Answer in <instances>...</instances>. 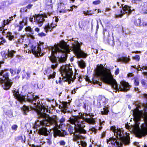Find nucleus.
<instances>
[{
  "label": "nucleus",
  "instance_id": "nucleus-14",
  "mask_svg": "<svg viewBox=\"0 0 147 147\" xmlns=\"http://www.w3.org/2000/svg\"><path fill=\"white\" fill-rule=\"evenodd\" d=\"M120 7L122 8V9L120 11L121 14L117 15L118 17H121L123 14L125 13L128 15L130 14L131 13L132 11L134 10L133 9H131L128 5L122 4H121V6Z\"/></svg>",
  "mask_w": 147,
  "mask_h": 147
},
{
  "label": "nucleus",
  "instance_id": "nucleus-32",
  "mask_svg": "<svg viewBox=\"0 0 147 147\" xmlns=\"http://www.w3.org/2000/svg\"><path fill=\"white\" fill-rule=\"evenodd\" d=\"M141 21L140 19H138L135 20L134 21V24L136 26H140Z\"/></svg>",
  "mask_w": 147,
  "mask_h": 147
},
{
  "label": "nucleus",
  "instance_id": "nucleus-22",
  "mask_svg": "<svg viewBox=\"0 0 147 147\" xmlns=\"http://www.w3.org/2000/svg\"><path fill=\"white\" fill-rule=\"evenodd\" d=\"M26 19H23L22 22H20L19 25H18L16 28H18V30L19 31L22 30L24 26L26 25Z\"/></svg>",
  "mask_w": 147,
  "mask_h": 147
},
{
  "label": "nucleus",
  "instance_id": "nucleus-9",
  "mask_svg": "<svg viewBox=\"0 0 147 147\" xmlns=\"http://www.w3.org/2000/svg\"><path fill=\"white\" fill-rule=\"evenodd\" d=\"M50 112V110L47 109V108H46L45 107H40L39 108V109L37 111V113L39 117L45 119H44L43 120H48L49 118H52L54 119V120H55L56 123L58 124V126H57L55 128H57V129H58V128L59 127V125H60L62 123H63L65 121V118L63 117L62 118L59 120V122L60 123L59 125L58 124V123L57 121V118L55 119L54 118L49 117H47V119H46V118H47V114L46 113Z\"/></svg>",
  "mask_w": 147,
  "mask_h": 147
},
{
  "label": "nucleus",
  "instance_id": "nucleus-18",
  "mask_svg": "<svg viewBox=\"0 0 147 147\" xmlns=\"http://www.w3.org/2000/svg\"><path fill=\"white\" fill-rule=\"evenodd\" d=\"M21 109L22 114L24 115H27L30 111L34 110V108L31 106H26L24 105L21 108Z\"/></svg>",
  "mask_w": 147,
  "mask_h": 147
},
{
  "label": "nucleus",
  "instance_id": "nucleus-17",
  "mask_svg": "<svg viewBox=\"0 0 147 147\" xmlns=\"http://www.w3.org/2000/svg\"><path fill=\"white\" fill-rule=\"evenodd\" d=\"M59 21V19L57 18H55V24L52 23L51 24H48L47 25H45L44 29L46 32H47L49 31L50 32L53 30V29L57 26L56 24Z\"/></svg>",
  "mask_w": 147,
  "mask_h": 147
},
{
  "label": "nucleus",
  "instance_id": "nucleus-47",
  "mask_svg": "<svg viewBox=\"0 0 147 147\" xmlns=\"http://www.w3.org/2000/svg\"><path fill=\"white\" fill-rule=\"evenodd\" d=\"M133 59L136 61H139L140 59V56L138 55H136L134 57H133Z\"/></svg>",
  "mask_w": 147,
  "mask_h": 147
},
{
  "label": "nucleus",
  "instance_id": "nucleus-28",
  "mask_svg": "<svg viewBox=\"0 0 147 147\" xmlns=\"http://www.w3.org/2000/svg\"><path fill=\"white\" fill-rule=\"evenodd\" d=\"M45 3L47 8L51 9L53 7L52 0H46Z\"/></svg>",
  "mask_w": 147,
  "mask_h": 147
},
{
  "label": "nucleus",
  "instance_id": "nucleus-4",
  "mask_svg": "<svg viewBox=\"0 0 147 147\" xmlns=\"http://www.w3.org/2000/svg\"><path fill=\"white\" fill-rule=\"evenodd\" d=\"M97 74L105 83L111 85L116 90V92L117 91H126L129 89L130 85L128 83L125 81L121 82V85L119 87L116 80L113 79L111 70L108 69H105L103 66L99 69Z\"/></svg>",
  "mask_w": 147,
  "mask_h": 147
},
{
  "label": "nucleus",
  "instance_id": "nucleus-13",
  "mask_svg": "<svg viewBox=\"0 0 147 147\" xmlns=\"http://www.w3.org/2000/svg\"><path fill=\"white\" fill-rule=\"evenodd\" d=\"M81 118L84 120L85 122L90 124H94L95 123V119L93 117L94 115H92V113L81 114Z\"/></svg>",
  "mask_w": 147,
  "mask_h": 147
},
{
  "label": "nucleus",
  "instance_id": "nucleus-16",
  "mask_svg": "<svg viewBox=\"0 0 147 147\" xmlns=\"http://www.w3.org/2000/svg\"><path fill=\"white\" fill-rule=\"evenodd\" d=\"M47 18V15L46 14L37 16L35 23L38 24L39 26H41L43 24V22Z\"/></svg>",
  "mask_w": 147,
  "mask_h": 147
},
{
  "label": "nucleus",
  "instance_id": "nucleus-38",
  "mask_svg": "<svg viewBox=\"0 0 147 147\" xmlns=\"http://www.w3.org/2000/svg\"><path fill=\"white\" fill-rule=\"evenodd\" d=\"M134 84L135 86H137L139 85V80L138 78H135L134 79Z\"/></svg>",
  "mask_w": 147,
  "mask_h": 147
},
{
  "label": "nucleus",
  "instance_id": "nucleus-40",
  "mask_svg": "<svg viewBox=\"0 0 147 147\" xmlns=\"http://www.w3.org/2000/svg\"><path fill=\"white\" fill-rule=\"evenodd\" d=\"M141 83L142 85L144 87H146L147 86V84L145 80L144 79L142 80L141 81Z\"/></svg>",
  "mask_w": 147,
  "mask_h": 147
},
{
  "label": "nucleus",
  "instance_id": "nucleus-5",
  "mask_svg": "<svg viewBox=\"0 0 147 147\" xmlns=\"http://www.w3.org/2000/svg\"><path fill=\"white\" fill-rule=\"evenodd\" d=\"M111 130L114 133V135L116 138L119 139L118 141L116 138L113 137L109 138L107 140V144H111L116 146L120 147L122 146L123 144L125 145H129L130 143V138L127 135H124L123 131L120 128L116 129L115 126L111 127Z\"/></svg>",
  "mask_w": 147,
  "mask_h": 147
},
{
  "label": "nucleus",
  "instance_id": "nucleus-31",
  "mask_svg": "<svg viewBox=\"0 0 147 147\" xmlns=\"http://www.w3.org/2000/svg\"><path fill=\"white\" fill-rule=\"evenodd\" d=\"M79 65L82 68H84L86 66L85 62L82 60L79 62Z\"/></svg>",
  "mask_w": 147,
  "mask_h": 147
},
{
  "label": "nucleus",
  "instance_id": "nucleus-36",
  "mask_svg": "<svg viewBox=\"0 0 147 147\" xmlns=\"http://www.w3.org/2000/svg\"><path fill=\"white\" fill-rule=\"evenodd\" d=\"M99 78H93L92 81L93 83L96 84H98L99 83L98 81Z\"/></svg>",
  "mask_w": 147,
  "mask_h": 147
},
{
  "label": "nucleus",
  "instance_id": "nucleus-33",
  "mask_svg": "<svg viewBox=\"0 0 147 147\" xmlns=\"http://www.w3.org/2000/svg\"><path fill=\"white\" fill-rule=\"evenodd\" d=\"M68 131L71 134H74L75 130L72 126L71 125L69 126L68 129Z\"/></svg>",
  "mask_w": 147,
  "mask_h": 147
},
{
  "label": "nucleus",
  "instance_id": "nucleus-61",
  "mask_svg": "<svg viewBox=\"0 0 147 147\" xmlns=\"http://www.w3.org/2000/svg\"><path fill=\"white\" fill-rule=\"evenodd\" d=\"M134 89H135V90L136 91H138V92H139V88H137V87H135L134 88Z\"/></svg>",
  "mask_w": 147,
  "mask_h": 147
},
{
  "label": "nucleus",
  "instance_id": "nucleus-21",
  "mask_svg": "<svg viewBox=\"0 0 147 147\" xmlns=\"http://www.w3.org/2000/svg\"><path fill=\"white\" fill-rule=\"evenodd\" d=\"M25 30L26 32H28L30 33L27 34L28 36L30 37L32 39L34 38V36L32 35L34 34V32L30 27L29 26L26 27L25 28Z\"/></svg>",
  "mask_w": 147,
  "mask_h": 147
},
{
  "label": "nucleus",
  "instance_id": "nucleus-26",
  "mask_svg": "<svg viewBox=\"0 0 147 147\" xmlns=\"http://www.w3.org/2000/svg\"><path fill=\"white\" fill-rule=\"evenodd\" d=\"M129 56H128V57H123L119 58L117 59L118 61L123 62L125 63H127L130 60V59L129 58Z\"/></svg>",
  "mask_w": 147,
  "mask_h": 147
},
{
  "label": "nucleus",
  "instance_id": "nucleus-57",
  "mask_svg": "<svg viewBox=\"0 0 147 147\" xmlns=\"http://www.w3.org/2000/svg\"><path fill=\"white\" fill-rule=\"evenodd\" d=\"M133 75H134L132 73H129L127 75L128 77H132L133 76Z\"/></svg>",
  "mask_w": 147,
  "mask_h": 147
},
{
  "label": "nucleus",
  "instance_id": "nucleus-29",
  "mask_svg": "<svg viewBox=\"0 0 147 147\" xmlns=\"http://www.w3.org/2000/svg\"><path fill=\"white\" fill-rule=\"evenodd\" d=\"M9 19H7V20H4L3 21V22L2 24V27H0V29L1 30H0V31H2V29L3 28H4V26L7 24H9V23H10V22L9 21Z\"/></svg>",
  "mask_w": 147,
  "mask_h": 147
},
{
  "label": "nucleus",
  "instance_id": "nucleus-54",
  "mask_svg": "<svg viewBox=\"0 0 147 147\" xmlns=\"http://www.w3.org/2000/svg\"><path fill=\"white\" fill-rule=\"evenodd\" d=\"M91 131L92 132H94L95 133H96L97 132V130L95 128H93L91 129Z\"/></svg>",
  "mask_w": 147,
  "mask_h": 147
},
{
  "label": "nucleus",
  "instance_id": "nucleus-58",
  "mask_svg": "<svg viewBox=\"0 0 147 147\" xmlns=\"http://www.w3.org/2000/svg\"><path fill=\"white\" fill-rule=\"evenodd\" d=\"M59 81L56 80V82L57 84H58V83H61V80L60 78H59Z\"/></svg>",
  "mask_w": 147,
  "mask_h": 147
},
{
  "label": "nucleus",
  "instance_id": "nucleus-44",
  "mask_svg": "<svg viewBox=\"0 0 147 147\" xmlns=\"http://www.w3.org/2000/svg\"><path fill=\"white\" fill-rule=\"evenodd\" d=\"M9 71L12 76L16 74V71L13 69H11Z\"/></svg>",
  "mask_w": 147,
  "mask_h": 147
},
{
  "label": "nucleus",
  "instance_id": "nucleus-62",
  "mask_svg": "<svg viewBox=\"0 0 147 147\" xmlns=\"http://www.w3.org/2000/svg\"><path fill=\"white\" fill-rule=\"evenodd\" d=\"M9 22H11V21L13 19V16H11V17L9 18Z\"/></svg>",
  "mask_w": 147,
  "mask_h": 147
},
{
  "label": "nucleus",
  "instance_id": "nucleus-43",
  "mask_svg": "<svg viewBox=\"0 0 147 147\" xmlns=\"http://www.w3.org/2000/svg\"><path fill=\"white\" fill-rule=\"evenodd\" d=\"M80 138L79 135H76L73 138V140L74 141H77V140Z\"/></svg>",
  "mask_w": 147,
  "mask_h": 147
},
{
  "label": "nucleus",
  "instance_id": "nucleus-53",
  "mask_svg": "<svg viewBox=\"0 0 147 147\" xmlns=\"http://www.w3.org/2000/svg\"><path fill=\"white\" fill-rule=\"evenodd\" d=\"M119 70L118 68L115 71V75H117L119 73Z\"/></svg>",
  "mask_w": 147,
  "mask_h": 147
},
{
  "label": "nucleus",
  "instance_id": "nucleus-24",
  "mask_svg": "<svg viewBox=\"0 0 147 147\" xmlns=\"http://www.w3.org/2000/svg\"><path fill=\"white\" fill-rule=\"evenodd\" d=\"M16 53V51L13 50H8L7 52V53H4L3 54L5 55V57L7 56V57H9L10 58H12L14 56V54H15Z\"/></svg>",
  "mask_w": 147,
  "mask_h": 147
},
{
  "label": "nucleus",
  "instance_id": "nucleus-20",
  "mask_svg": "<svg viewBox=\"0 0 147 147\" xmlns=\"http://www.w3.org/2000/svg\"><path fill=\"white\" fill-rule=\"evenodd\" d=\"M2 33L3 35H5L6 38H8L10 40H11L14 39V37L12 33L8 31L7 29L3 30L2 32Z\"/></svg>",
  "mask_w": 147,
  "mask_h": 147
},
{
  "label": "nucleus",
  "instance_id": "nucleus-60",
  "mask_svg": "<svg viewBox=\"0 0 147 147\" xmlns=\"http://www.w3.org/2000/svg\"><path fill=\"white\" fill-rule=\"evenodd\" d=\"M39 29L38 28H36L35 29V31L37 32H38L39 31Z\"/></svg>",
  "mask_w": 147,
  "mask_h": 147
},
{
  "label": "nucleus",
  "instance_id": "nucleus-45",
  "mask_svg": "<svg viewBox=\"0 0 147 147\" xmlns=\"http://www.w3.org/2000/svg\"><path fill=\"white\" fill-rule=\"evenodd\" d=\"M27 9L26 7H23L20 9V12H26L27 11Z\"/></svg>",
  "mask_w": 147,
  "mask_h": 147
},
{
  "label": "nucleus",
  "instance_id": "nucleus-12",
  "mask_svg": "<svg viewBox=\"0 0 147 147\" xmlns=\"http://www.w3.org/2000/svg\"><path fill=\"white\" fill-rule=\"evenodd\" d=\"M27 47H30V50L29 52L30 53L32 52L34 55L37 57L39 56H42L44 55V54L41 52V47H42V45H34L30 44L27 46Z\"/></svg>",
  "mask_w": 147,
  "mask_h": 147
},
{
  "label": "nucleus",
  "instance_id": "nucleus-59",
  "mask_svg": "<svg viewBox=\"0 0 147 147\" xmlns=\"http://www.w3.org/2000/svg\"><path fill=\"white\" fill-rule=\"evenodd\" d=\"M134 145L136 146L137 147H140L139 145V143L138 142H135L134 143Z\"/></svg>",
  "mask_w": 147,
  "mask_h": 147
},
{
  "label": "nucleus",
  "instance_id": "nucleus-6",
  "mask_svg": "<svg viewBox=\"0 0 147 147\" xmlns=\"http://www.w3.org/2000/svg\"><path fill=\"white\" fill-rule=\"evenodd\" d=\"M0 83L1 84L3 88L6 90L9 89L13 83L12 81L9 79L8 73L5 70H0Z\"/></svg>",
  "mask_w": 147,
  "mask_h": 147
},
{
  "label": "nucleus",
  "instance_id": "nucleus-39",
  "mask_svg": "<svg viewBox=\"0 0 147 147\" xmlns=\"http://www.w3.org/2000/svg\"><path fill=\"white\" fill-rule=\"evenodd\" d=\"M101 3V1L100 0H98L94 1L92 2V3L94 5H97L100 4Z\"/></svg>",
  "mask_w": 147,
  "mask_h": 147
},
{
  "label": "nucleus",
  "instance_id": "nucleus-11",
  "mask_svg": "<svg viewBox=\"0 0 147 147\" xmlns=\"http://www.w3.org/2000/svg\"><path fill=\"white\" fill-rule=\"evenodd\" d=\"M61 72L63 73L64 75V76L66 78L68 84H70L71 82H73L76 78L74 75H73V73L71 69L68 67H66L62 69Z\"/></svg>",
  "mask_w": 147,
  "mask_h": 147
},
{
  "label": "nucleus",
  "instance_id": "nucleus-50",
  "mask_svg": "<svg viewBox=\"0 0 147 147\" xmlns=\"http://www.w3.org/2000/svg\"><path fill=\"white\" fill-rule=\"evenodd\" d=\"M32 4H30L28 5L27 6H26V7L27 9H30L32 7Z\"/></svg>",
  "mask_w": 147,
  "mask_h": 147
},
{
  "label": "nucleus",
  "instance_id": "nucleus-63",
  "mask_svg": "<svg viewBox=\"0 0 147 147\" xmlns=\"http://www.w3.org/2000/svg\"><path fill=\"white\" fill-rule=\"evenodd\" d=\"M143 26H147V22H144L143 23Z\"/></svg>",
  "mask_w": 147,
  "mask_h": 147
},
{
  "label": "nucleus",
  "instance_id": "nucleus-1",
  "mask_svg": "<svg viewBox=\"0 0 147 147\" xmlns=\"http://www.w3.org/2000/svg\"><path fill=\"white\" fill-rule=\"evenodd\" d=\"M144 96L146 99L145 103H135L136 108L133 112L134 119L135 122L137 136L140 138L147 135V94Z\"/></svg>",
  "mask_w": 147,
  "mask_h": 147
},
{
  "label": "nucleus",
  "instance_id": "nucleus-52",
  "mask_svg": "<svg viewBox=\"0 0 147 147\" xmlns=\"http://www.w3.org/2000/svg\"><path fill=\"white\" fill-rule=\"evenodd\" d=\"M142 0H133V2L134 3H139L142 1Z\"/></svg>",
  "mask_w": 147,
  "mask_h": 147
},
{
  "label": "nucleus",
  "instance_id": "nucleus-34",
  "mask_svg": "<svg viewBox=\"0 0 147 147\" xmlns=\"http://www.w3.org/2000/svg\"><path fill=\"white\" fill-rule=\"evenodd\" d=\"M77 144H78V145H80L81 144V146L82 147H86L87 146L86 143L83 141H81L80 144V142L79 141H78Z\"/></svg>",
  "mask_w": 147,
  "mask_h": 147
},
{
  "label": "nucleus",
  "instance_id": "nucleus-51",
  "mask_svg": "<svg viewBox=\"0 0 147 147\" xmlns=\"http://www.w3.org/2000/svg\"><path fill=\"white\" fill-rule=\"evenodd\" d=\"M38 35L40 37H42L45 36V34L43 32H42L38 34Z\"/></svg>",
  "mask_w": 147,
  "mask_h": 147
},
{
  "label": "nucleus",
  "instance_id": "nucleus-3",
  "mask_svg": "<svg viewBox=\"0 0 147 147\" xmlns=\"http://www.w3.org/2000/svg\"><path fill=\"white\" fill-rule=\"evenodd\" d=\"M49 126L52 127L51 129H53L55 137L57 136H64L67 135V132L65 131L60 130L55 128L58 126V124L56 123L55 120L52 118H49L47 120H38L35 122V127L36 128L40 135L48 136L46 138L47 140H48L49 137L51 138V134H50L49 131L45 127Z\"/></svg>",
  "mask_w": 147,
  "mask_h": 147
},
{
  "label": "nucleus",
  "instance_id": "nucleus-46",
  "mask_svg": "<svg viewBox=\"0 0 147 147\" xmlns=\"http://www.w3.org/2000/svg\"><path fill=\"white\" fill-rule=\"evenodd\" d=\"M46 142L49 145H50L51 144L52 141L51 138L50 137L49 138V139H48V140H47Z\"/></svg>",
  "mask_w": 147,
  "mask_h": 147
},
{
  "label": "nucleus",
  "instance_id": "nucleus-19",
  "mask_svg": "<svg viewBox=\"0 0 147 147\" xmlns=\"http://www.w3.org/2000/svg\"><path fill=\"white\" fill-rule=\"evenodd\" d=\"M13 93L14 97L20 103H22L23 102L26 101V98L24 96L19 94L18 92L15 91L13 92Z\"/></svg>",
  "mask_w": 147,
  "mask_h": 147
},
{
  "label": "nucleus",
  "instance_id": "nucleus-2",
  "mask_svg": "<svg viewBox=\"0 0 147 147\" xmlns=\"http://www.w3.org/2000/svg\"><path fill=\"white\" fill-rule=\"evenodd\" d=\"M70 50L69 45L66 44H62L52 49V56L50 57L49 59L53 64L51 68H47L46 70V73L49 74L47 75L48 80L55 77V73L53 71H53L51 69H54L57 67L58 61L59 63L65 62L67 60V54L69 53Z\"/></svg>",
  "mask_w": 147,
  "mask_h": 147
},
{
  "label": "nucleus",
  "instance_id": "nucleus-35",
  "mask_svg": "<svg viewBox=\"0 0 147 147\" xmlns=\"http://www.w3.org/2000/svg\"><path fill=\"white\" fill-rule=\"evenodd\" d=\"M30 74L31 73L29 71H27L26 72V78L27 79V80H28L30 77ZM22 79H24L25 78V77L24 76H22Z\"/></svg>",
  "mask_w": 147,
  "mask_h": 147
},
{
  "label": "nucleus",
  "instance_id": "nucleus-27",
  "mask_svg": "<svg viewBox=\"0 0 147 147\" xmlns=\"http://www.w3.org/2000/svg\"><path fill=\"white\" fill-rule=\"evenodd\" d=\"M69 103L67 102L63 101L62 103V107L63 108V112L65 113L66 112L67 108H68L69 105Z\"/></svg>",
  "mask_w": 147,
  "mask_h": 147
},
{
  "label": "nucleus",
  "instance_id": "nucleus-37",
  "mask_svg": "<svg viewBox=\"0 0 147 147\" xmlns=\"http://www.w3.org/2000/svg\"><path fill=\"white\" fill-rule=\"evenodd\" d=\"M36 16H31L29 18L30 21L31 22L34 21L35 22V20H36Z\"/></svg>",
  "mask_w": 147,
  "mask_h": 147
},
{
  "label": "nucleus",
  "instance_id": "nucleus-8",
  "mask_svg": "<svg viewBox=\"0 0 147 147\" xmlns=\"http://www.w3.org/2000/svg\"><path fill=\"white\" fill-rule=\"evenodd\" d=\"M69 120L71 124L74 125V128L76 131L80 134L86 133V131L83 128V123L79 117H74L72 118H70Z\"/></svg>",
  "mask_w": 147,
  "mask_h": 147
},
{
  "label": "nucleus",
  "instance_id": "nucleus-42",
  "mask_svg": "<svg viewBox=\"0 0 147 147\" xmlns=\"http://www.w3.org/2000/svg\"><path fill=\"white\" fill-rule=\"evenodd\" d=\"M1 40L0 42V45H3V43H5L6 42V40L4 38H3L2 37L1 38Z\"/></svg>",
  "mask_w": 147,
  "mask_h": 147
},
{
  "label": "nucleus",
  "instance_id": "nucleus-15",
  "mask_svg": "<svg viewBox=\"0 0 147 147\" xmlns=\"http://www.w3.org/2000/svg\"><path fill=\"white\" fill-rule=\"evenodd\" d=\"M33 95L32 94L29 93L27 94V100L29 102L33 103L35 105V107L37 106V103L36 102H33V101H35L36 102H37V103L40 105V102L39 101L38 99L39 97L37 96H35Z\"/></svg>",
  "mask_w": 147,
  "mask_h": 147
},
{
  "label": "nucleus",
  "instance_id": "nucleus-56",
  "mask_svg": "<svg viewBox=\"0 0 147 147\" xmlns=\"http://www.w3.org/2000/svg\"><path fill=\"white\" fill-rule=\"evenodd\" d=\"M84 14L86 16L90 14V12L89 11H87L86 12L85 11L84 12Z\"/></svg>",
  "mask_w": 147,
  "mask_h": 147
},
{
  "label": "nucleus",
  "instance_id": "nucleus-30",
  "mask_svg": "<svg viewBox=\"0 0 147 147\" xmlns=\"http://www.w3.org/2000/svg\"><path fill=\"white\" fill-rule=\"evenodd\" d=\"M64 5V4H63L62 3H61L59 4L58 5V8H61L62 9L60 11V12H63L65 13L66 11V10H64L63 9V8L64 7L63 5Z\"/></svg>",
  "mask_w": 147,
  "mask_h": 147
},
{
  "label": "nucleus",
  "instance_id": "nucleus-41",
  "mask_svg": "<svg viewBox=\"0 0 147 147\" xmlns=\"http://www.w3.org/2000/svg\"><path fill=\"white\" fill-rule=\"evenodd\" d=\"M59 144L61 146H64L65 144V142L63 140L59 141Z\"/></svg>",
  "mask_w": 147,
  "mask_h": 147
},
{
  "label": "nucleus",
  "instance_id": "nucleus-10",
  "mask_svg": "<svg viewBox=\"0 0 147 147\" xmlns=\"http://www.w3.org/2000/svg\"><path fill=\"white\" fill-rule=\"evenodd\" d=\"M97 106L98 107H100L101 104L104 106L102 109L100 110V113L102 115H107L108 114L109 110L108 109V105L106 106V104L107 102V100L105 98L102 96H99L97 99Z\"/></svg>",
  "mask_w": 147,
  "mask_h": 147
},
{
  "label": "nucleus",
  "instance_id": "nucleus-49",
  "mask_svg": "<svg viewBox=\"0 0 147 147\" xmlns=\"http://www.w3.org/2000/svg\"><path fill=\"white\" fill-rule=\"evenodd\" d=\"M21 71V69L20 68H18L17 69L16 71V74H19L20 73V72Z\"/></svg>",
  "mask_w": 147,
  "mask_h": 147
},
{
  "label": "nucleus",
  "instance_id": "nucleus-7",
  "mask_svg": "<svg viewBox=\"0 0 147 147\" xmlns=\"http://www.w3.org/2000/svg\"><path fill=\"white\" fill-rule=\"evenodd\" d=\"M70 41H72V50L77 58L81 57L86 58L88 56L87 53H85L82 51L80 47L82 43H80L79 42L72 38L70 40Z\"/></svg>",
  "mask_w": 147,
  "mask_h": 147
},
{
  "label": "nucleus",
  "instance_id": "nucleus-48",
  "mask_svg": "<svg viewBox=\"0 0 147 147\" xmlns=\"http://www.w3.org/2000/svg\"><path fill=\"white\" fill-rule=\"evenodd\" d=\"M18 128V126L16 125H13L11 127V128L13 130H16Z\"/></svg>",
  "mask_w": 147,
  "mask_h": 147
},
{
  "label": "nucleus",
  "instance_id": "nucleus-25",
  "mask_svg": "<svg viewBox=\"0 0 147 147\" xmlns=\"http://www.w3.org/2000/svg\"><path fill=\"white\" fill-rule=\"evenodd\" d=\"M113 37L112 36V37L110 36L108 33V37L106 40L107 42L109 45L113 46L114 45V41Z\"/></svg>",
  "mask_w": 147,
  "mask_h": 147
},
{
  "label": "nucleus",
  "instance_id": "nucleus-23",
  "mask_svg": "<svg viewBox=\"0 0 147 147\" xmlns=\"http://www.w3.org/2000/svg\"><path fill=\"white\" fill-rule=\"evenodd\" d=\"M136 69L138 71L144 70H147V65H143L142 66V67H140V65H138ZM142 74L144 76H146L147 77V71H144L142 73Z\"/></svg>",
  "mask_w": 147,
  "mask_h": 147
},
{
  "label": "nucleus",
  "instance_id": "nucleus-55",
  "mask_svg": "<svg viewBox=\"0 0 147 147\" xmlns=\"http://www.w3.org/2000/svg\"><path fill=\"white\" fill-rule=\"evenodd\" d=\"M76 89H74V90L71 91L72 94H75V93L76 92Z\"/></svg>",
  "mask_w": 147,
  "mask_h": 147
},
{
  "label": "nucleus",
  "instance_id": "nucleus-64",
  "mask_svg": "<svg viewBox=\"0 0 147 147\" xmlns=\"http://www.w3.org/2000/svg\"><path fill=\"white\" fill-rule=\"evenodd\" d=\"M111 10V9L109 8H107L106 9L105 11H109Z\"/></svg>",
  "mask_w": 147,
  "mask_h": 147
}]
</instances>
